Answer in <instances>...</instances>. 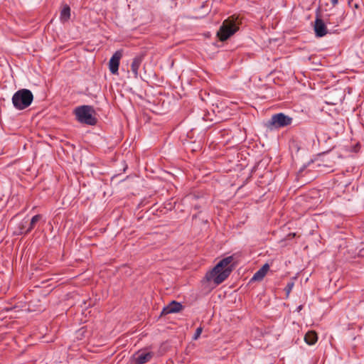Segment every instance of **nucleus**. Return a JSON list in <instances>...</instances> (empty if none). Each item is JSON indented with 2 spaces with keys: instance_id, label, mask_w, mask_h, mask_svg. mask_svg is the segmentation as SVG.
<instances>
[{
  "instance_id": "obj_10",
  "label": "nucleus",
  "mask_w": 364,
  "mask_h": 364,
  "mask_svg": "<svg viewBox=\"0 0 364 364\" xmlns=\"http://www.w3.org/2000/svg\"><path fill=\"white\" fill-rule=\"evenodd\" d=\"M144 59L143 55H139L134 58L132 63L131 64V70L134 75V78H137L139 77V69L141 65V63Z\"/></svg>"
},
{
  "instance_id": "obj_4",
  "label": "nucleus",
  "mask_w": 364,
  "mask_h": 364,
  "mask_svg": "<svg viewBox=\"0 0 364 364\" xmlns=\"http://www.w3.org/2000/svg\"><path fill=\"white\" fill-rule=\"evenodd\" d=\"M239 27L235 19L228 18L223 22L217 33V36L221 41H224L236 33Z\"/></svg>"
},
{
  "instance_id": "obj_9",
  "label": "nucleus",
  "mask_w": 364,
  "mask_h": 364,
  "mask_svg": "<svg viewBox=\"0 0 364 364\" xmlns=\"http://www.w3.org/2000/svg\"><path fill=\"white\" fill-rule=\"evenodd\" d=\"M314 31L317 37H323L327 33L326 24L320 18H316L315 20Z\"/></svg>"
},
{
  "instance_id": "obj_7",
  "label": "nucleus",
  "mask_w": 364,
  "mask_h": 364,
  "mask_svg": "<svg viewBox=\"0 0 364 364\" xmlns=\"http://www.w3.org/2000/svg\"><path fill=\"white\" fill-rule=\"evenodd\" d=\"M183 309V305L176 301H172L167 306H164L161 313V316L174 314L181 311Z\"/></svg>"
},
{
  "instance_id": "obj_15",
  "label": "nucleus",
  "mask_w": 364,
  "mask_h": 364,
  "mask_svg": "<svg viewBox=\"0 0 364 364\" xmlns=\"http://www.w3.org/2000/svg\"><path fill=\"white\" fill-rule=\"evenodd\" d=\"M202 331H203V328L201 326L197 328V329L193 336V339L197 340L200 337Z\"/></svg>"
},
{
  "instance_id": "obj_1",
  "label": "nucleus",
  "mask_w": 364,
  "mask_h": 364,
  "mask_svg": "<svg viewBox=\"0 0 364 364\" xmlns=\"http://www.w3.org/2000/svg\"><path fill=\"white\" fill-rule=\"evenodd\" d=\"M232 260V256L221 259L211 271L206 273V280L213 282L215 285H218L224 282L232 270V268L230 266Z\"/></svg>"
},
{
  "instance_id": "obj_18",
  "label": "nucleus",
  "mask_w": 364,
  "mask_h": 364,
  "mask_svg": "<svg viewBox=\"0 0 364 364\" xmlns=\"http://www.w3.org/2000/svg\"><path fill=\"white\" fill-rule=\"evenodd\" d=\"M295 235H296L295 233H293V234H291V236L294 237Z\"/></svg>"
},
{
  "instance_id": "obj_5",
  "label": "nucleus",
  "mask_w": 364,
  "mask_h": 364,
  "mask_svg": "<svg viewBox=\"0 0 364 364\" xmlns=\"http://www.w3.org/2000/svg\"><path fill=\"white\" fill-rule=\"evenodd\" d=\"M292 122V118L285 115L284 113L273 114L271 119L267 122V126L269 129H279L290 125Z\"/></svg>"
},
{
  "instance_id": "obj_17",
  "label": "nucleus",
  "mask_w": 364,
  "mask_h": 364,
  "mask_svg": "<svg viewBox=\"0 0 364 364\" xmlns=\"http://www.w3.org/2000/svg\"><path fill=\"white\" fill-rule=\"evenodd\" d=\"M331 3L333 6H335L336 5L338 4V0H331Z\"/></svg>"
},
{
  "instance_id": "obj_13",
  "label": "nucleus",
  "mask_w": 364,
  "mask_h": 364,
  "mask_svg": "<svg viewBox=\"0 0 364 364\" xmlns=\"http://www.w3.org/2000/svg\"><path fill=\"white\" fill-rule=\"evenodd\" d=\"M70 17V8L65 5L60 11V20L63 22L68 21Z\"/></svg>"
},
{
  "instance_id": "obj_11",
  "label": "nucleus",
  "mask_w": 364,
  "mask_h": 364,
  "mask_svg": "<svg viewBox=\"0 0 364 364\" xmlns=\"http://www.w3.org/2000/svg\"><path fill=\"white\" fill-rule=\"evenodd\" d=\"M269 269V265L266 263L264 264L258 271H257L253 277H252V281H261L264 279L265 275L267 274L268 270Z\"/></svg>"
},
{
  "instance_id": "obj_6",
  "label": "nucleus",
  "mask_w": 364,
  "mask_h": 364,
  "mask_svg": "<svg viewBox=\"0 0 364 364\" xmlns=\"http://www.w3.org/2000/svg\"><path fill=\"white\" fill-rule=\"evenodd\" d=\"M122 57V50H117L112 56L109 62V68L112 74H117L119 61Z\"/></svg>"
},
{
  "instance_id": "obj_12",
  "label": "nucleus",
  "mask_w": 364,
  "mask_h": 364,
  "mask_svg": "<svg viewBox=\"0 0 364 364\" xmlns=\"http://www.w3.org/2000/svg\"><path fill=\"white\" fill-rule=\"evenodd\" d=\"M304 341L308 345H314L318 341L317 333L314 331H308L305 336Z\"/></svg>"
},
{
  "instance_id": "obj_14",
  "label": "nucleus",
  "mask_w": 364,
  "mask_h": 364,
  "mask_svg": "<svg viewBox=\"0 0 364 364\" xmlns=\"http://www.w3.org/2000/svg\"><path fill=\"white\" fill-rule=\"evenodd\" d=\"M41 218V215H34L31 218L29 227L26 230L25 233H28V232H31L34 228V226L36 224V223L38 222Z\"/></svg>"
},
{
  "instance_id": "obj_2",
  "label": "nucleus",
  "mask_w": 364,
  "mask_h": 364,
  "mask_svg": "<svg viewBox=\"0 0 364 364\" xmlns=\"http://www.w3.org/2000/svg\"><path fill=\"white\" fill-rule=\"evenodd\" d=\"M33 100V95L31 90L21 89L13 95L12 103L16 109L23 110L31 105Z\"/></svg>"
},
{
  "instance_id": "obj_8",
  "label": "nucleus",
  "mask_w": 364,
  "mask_h": 364,
  "mask_svg": "<svg viewBox=\"0 0 364 364\" xmlns=\"http://www.w3.org/2000/svg\"><path fill=\"white\" fill-rule=\"evenodd\" d=\"M153 357V353L151 352L139 351L134 355V359L136 364H144L149 362Z\"/></svg>"
},
{
  "instance_id": "obj_16",
  "label": "nucleus",
  "mask_w": 364,
  "mask_h": 364,
  "mask_svg": "<svg viewBox=\"0 0 364 364\" xmlns=\"http://www.w3.org/2000/svg\"><path fill=\"white\" fill-rule=\"evenodd\" d=\"M294 287V283L293 282H289L287 284V285L285 287V291H286V293H287V295L289 296V293L291 292L292 288Z\"/></svg>"
},
{
  "instance_id": "obj_3",
  "label": "nucleus",
  "mask_w": 364,
  "mask_h": 364,
  "mask_svg": "<svg viewBox=\"0 0 364 364\" xmlns=\"http://www.w3.org/2000/svg\"><path fill=\"white\" fill-rule=\"evenodd\" d=\"M95 110L92 106L82 105L75 109L77 119L83 124L95 125L97 123L96 118L92 115Z\"/></svg>"
}]
</instances>
